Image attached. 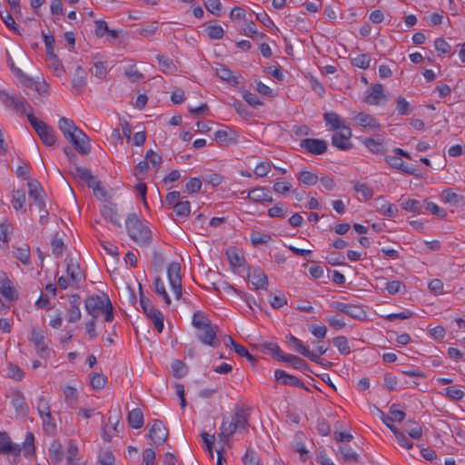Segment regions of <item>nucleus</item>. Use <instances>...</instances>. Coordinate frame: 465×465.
<instances>
[{"label": "nucleus", "instance_id": "f257e3e1", "mask_svg": "<svg viewBox=\"0 0 465 465\" xmlns=\"http://www.w3.org/2000/svg\"><path fill=\"white\" fill-rule=\"evenodd\" d=\"M60 132L65 140L71 143L74 149L81 155H87L91 152L89 137L78 128L73 120L60 117Z\"/></svg>", "mask_w": 465, "mask_h": 465}, {"label": "nucleus", "instance_id": "f03ea898", "mask_svg": "<svg viewBox=\"0 0 465 465\" xmlns=\"http://www.w3.org/2000/svg\"><path fill=\"white\" fill-rule=\"evenodd\" d=\"M64 263L66 269L64 274L60 276V292L68 290L75 292L85 280V274L81 270L76 256L67 255Z\"/></svg>", "mask_w": 465, "mask_h": 465}, {"label": "nucleus", "instance_id": "7ed1b4c3", "mask_svg": "<svg viewBox=\"0 0 465 465\" xmlns=\"http://www.w3.org/2000/svg\"><path fill=\"white\" fill-rule=\"evenodd\" d=\"M247 425V419L242 409H236L229 418L223 416L218 434L219 443L223 446L229 441L231 436L238 430L244 429Z\"/></svg>", "mask_w": 465, "mask_h": 465}, {"label": "nucleus", "instance_id": "20e7f679", "mask_svg": "<svg viewBox=\"0 0 465 465\" xmlns=\"http://www.w3.org/2000/svg\"><path fill=\"white\" fill-rule=\"evenodd\" d=\"M85 310L95 319L104 314L105 322L114 320L113 305L109 297L103 293L102 295H92L85 300Z\"/></svg>", "mask_w": 465, "mask_h": 465}, {"label": "nucleus", "instance_id": "39448f33", "mask_svg": "<svg viewBox=\"0 0 465 465\" xmlns=\"http://www.w3.org/2000/svg\"><path fill=\"white\" fill-rule=\"evenodd\" d=\"M126 229L132 240L140 246H147L152 241V232L134 213L128 215Z\"/></svg>", "mask_w": 465, "mask_h": 465}, {"label": "nucleus", "instance_id": "423d86ee", "mask_svg": "<svg viewBox=\"0 0 465 465\" xmlns=\"http://www.w3.org/2000/svg\"><path fill=\"white\" fill-rule=\"evenodd\" d=\"M0 101L6 108L17 114L26 115L32 114L33 108L26 100L19 98L15 94L7 90H0Z\"/></svg>", "mask_w": 465, "mask_h": 465}, {"label": "nucleus", "instance_id": "0eeeda50", "mask_svg": "<svg viewBox=\"0 0 465 465\" xmlns=\"http://www.w3.org/2000/svg\"><path fill=\"white\" fill-rule=\"evenodd\" d=\"M27 119L45 145L52 146L55 143L54 132L49 125L38 120L33 114H27Z\"/></svg>", "mask_w": 465, "mask_h": 465}, {"label": "nucleus", "instance_id": "6e6552de", "mask_svg": "<svg viewBox=\"0 0 465 465\" xmlns=\"http://www.w3.org/2000/svg\"><path fill=\"white\" fill-rule=\"evenodd\" d=\"M60 299H66L68 306L64 304V318L68 322H75L81 318L80 305L82 303L80 296L76 292L61 294Z\"/></svg>", "mask_w": 465, "mask_h": 465}, {"label": "nucleus", "instance_id": "1a4fd4ad", "mask_svg": "<svg viewBox=\"0 0 465 465\" xmlns=\"http://www.w3.org/2000/svg\"><path fill=\"white\" fill-rule=\"evenodd\" d=\"M390 99V94L386 92L381 84H371L366 91L363 101L370 105H380Z\"/></svg>", "mask_w": 465, "mask_h": 465}, {"label": "nucleus", "instance_id": "9d476101", "mask_svg": "<svg viewBox=\"0 0 465 465\" xmlns=\"http://www.w3.org/2000/svg\"><path fill=\"white\" fill-rule=\"evenodd\" d=\"M31 341L34 343L35 347L36 353L41 358L49 357L50 350H49V339L47 338L45 331L37 329L35 327L32 328L31 331Z\"/></svg>", "mask_w": 465, "mask_h": 465}, {"label": "nucleus", "instance_id": "9b49d317", "mask_svg": "<svg viewBox=\"0 0 465 465\" xmlns=\"http://www.w3.org/2000/svg\"><path fill=\"white\" fill-rule=\"evenodd\" d=\"M140 303L143 312L153 320L158 332H162L163 329V316L159 310L153 307L151 301L143 295L142 291H140Z\"/></svg>", "mask_w": 465, "mask_h": 465}, {"label": "nucleus", "instance_id": "f8f14e48", "mask_svg": "<svg viewBox=\"0 0 465 465\" xmlns=\"http://www.w3.org/2000/svg\"><path fill=\"white\" fill-rule=\"evenodd\" d=\"M167 276L175 298L180 299L182 297V277L181 265L179 262H173L169 264L167 268Z\"/></svg>", "mask_w": 465, "mask_h": 465}, {"label": "nucleus", "instance_id": "ddd939ff", "mask_svg": "<svg viewBox=\"0 0 465 465\" xmlns=\"http://www.w3.org/2000/svg\"><path fill=\"white\" fill-rule=\"evenodd\" d=\"M351 130L348 126H342L340 131L336 132L331 137V143L340 150L347 151L352 147L351 137Z\"/></svg>", "mask_w": 465, "mask_h": 465}, {"label": "nucleus", "instance_id": "4468645a", "mask_svg": "<svg viewBox=\"0 0 465 465\" xmlns=\"http://www.w3.org/2000/svg\"><path fill=\"white\" fill-rule=\"evenodd\" d=\"M332 307L336 310L347 314L348 316L359 320L364 321L367 319V313L363 308L357 304H347L343 302H332Z\"/></svg>", "mask_w": 465, "mask_h": 465}, {"label": "nucleus", "instance_id": "2eb2a0df", "mask_svg": "<svg viewBox=\"0 0 465 465\" xmlns=\"http://www.w3.org/2000/svg\"><path fill=\"white\" fill-rule=\"evenodd\" d=\"M169 431L162 420H154L148 437L155 445H163L168 439Z\"/></svg>", "mask_w": 465, "mask_h": 465}, {"label": "nucleus", "instance_id": "dca6fc26", "mask_svg": "<svg viewBox=\"0 0 465 465\" xmlns=\"http://www.w3.org/2000/svg\"><path fill=\"white\" fill-rule=\"evenodd\" d=\"M42 36L46 50V63L51 68L54 69V72L55 73L58 71V61L56 58V54H54V36L46 34L45 31L42 32Z\"/></svg>", "mask_w": 465, "mask_h": 465}, {"label": "nucleus", "instance_id": "f3484780", "mask_svg": "<svg viewBox=\"0 0 465 465\" xmlns=\"http://www.w3.org/2000/svg\"><path fill=\"white\" fill-rule=\"evenodd\" d=\"M87 86V72L78 65L72 77V90L74 94H82Z\"/></svg>", "mask_w": 465, "mask_h": 465}, {"label": "nucleus", "instance_id": "a211bd4d", "mask_svg": "<svg viewBox=\"0 0 465 465\" xmlns=\"http://www.w3.org/2000/svg\"><path fill=\"white\" fill-rule=\"evenodd\" d=\"M20 453V446L14 444L5 431H0V454H11L14 456V461H16Z\"/></svg>", "mask_w": 465, "mask_h": 465}, {"label": "nucleus", "instance_id": "6ab92c4d", "mask_svg": "<svg viewBox=\"0 0 465 465\" xmlns=\"http://www.w3.org/2000/svg\"><path fill=\"white\" fill-rule=\"evenodd\" d=\"M219 328L217 325H209L202 330H199L197 337L201 342L205 345H209L212 347H217L220 342L216 338V333Z\"/></svg>", "mask_w": 465, "mask_h": 465}, {"label": "nucleus", "instance_id": "aec40b11", "mask_svg": "<svg viewBox=\"0 0 465 465\" xmlns=\"http://www.w3.org/2000/svg\"><path fill=\"white\" fill-rule=\"evenodd\" d=\"M27 186L29 197L34 200V203L30 204V209L35 205L41 212L45 208V202L42 198L43 190L40 183L36 180H30L27 183Z\"/></svg>", "mask_w": 465, "mask_h": 465}, {"label": "nucleus", "instance_id": "412c9836", "mask_svg": "<svg viewBox=\"0 0 465 465\" xmlns=\"http://www.w3.org/2000/svg\"><path fill=\"white\" fill-rule=\"evenodd\" d=\"M300 145L308 153L315 155L322 154L327 151V143L324 140L306 138L301 142Z\"/></svg>", "mask_w": 465, "mask_h": 465}, {"label": "nucleus", "instance_id": "4be33fe9", "mask_svg": "<svg viewBox=\"0 0 465 465\" xmlns=\"http://www.w3.org/2000/svg\"><path fill=\"white\" fill-rule=\"evenodd\" d=\"M0 293L8 301H15L18 297V293L15 289L12 281L5 272H0Z\"/></svg>", "mask_w": 465, "mask_h": 465}, {"label": "nucleus", "instance_id": "5701e85b", "mask_svg": "<svg viewBox=\"0 0 465 465\" xmlns=\"http://www.w3.org/2000/svg\"><path fill=\"white\" fill-rule=\"evenodd\" d=\"M353 120L356 124L371 131H378L381 129V124L371 114L360 112L358 113Z\"/></svg>", "mask_w": 465, "mask_h": 465}, {"label": "nucleus", "instance_id": "b1692460", "mask_svg": "<svg viewBox=\"0 0 465 465\" xmlns=\"http://www.w3.org/2000/svg\"><path fill=\"white\" fill-rule=\"evenodd\" d=\"M13 68L14 73L16 77L21 80V82L28 88L35 90L40 94H44L47 92L46 86L45 84H41L39 82L34 81L33 79L27 77L24 74L23 71L19 68Z\"/></svg>", "mask_w": 465, "mask_h": 465}, {"label": "nucleus", "instance_id": "393cba45", "mask_svg": "<svg viewBox=\"0 0 465 465\" xmlns=\"http://www.w3.org/2000/svg\"><path fill=\"white\" fill-rule=\"evenodd\" d=\"M247 198L252 202L262 203L273 201L270 190L266 187H256L248 192Z\"/></svg>", "mask_w": 465, "mask_h": 465}, {"label": "nucleus", "instance_id": "a878e982", "mask_svg": "<svg viewBox=\"0 0 465 465\" xmlns=\"http://www.w3.org/2000/svg\"><path fill=\"white\" fill-rule=\"evenodd\" d=\"M375 203L377 211L384 216L394 217L398 213V209L382 196L376 198Z\"/></svg>", "mask_w": 465, "mask_h": 465}, {"label": "nucleus", "instance_id": "bb28decb", "mask_svg": "<svg viewBox=\"0 0 465 465\" xmlns=\"http://www.w3.org/2000/svg\"><path fill=\"white\" fill-rule=\"evenodd\" d=\"M12 405L15 410L16 415L26 417L29 413V407L25 401V398L20 391H16L12 400Z\"/></svg>", "mask_w": 465, "mask_h": 465}, {"label": "nucleus", "instance_id": "cd10ccee", "mask_svg": "<svg viewBox=\"0 0 465 465\" xmlns=\"http://www.w3.org/2000/svg\"><path fill=\"white\" fill-rule=\"evenodd\" d=\"M274 377L277 381H282L285 385H290L293 387H301L304 388V383L298 379L297 377L286 373L282 370H276L274 372Z\"/></svg>", "mask_w": 465, "mask_h": 465}, {"label": "nucleus", "instance_id": "c85d7f7f", "mask_svg": "<svg viewBox=\"0 0 465 465\" xmlns=\"http://www.w3.org/2000/svg\"><path fill=\"white\" fill-rule=\"evenodd\" d=\"M251 278L252 285L255 289H267L268 278L267 275L259 268H254L252 272L248 275Z\"/></svg>", "mask_w": 465, "mask_h": 465}, {"label": "nucleus", "instance_id": "c756f323", "mask_svg": "<svg viewBox=\"0 0 465 465\" xmlns=\"http://www.w3.org/2000/svg\"><path fill=\"white\" fill-rule=\"evenodd\" d=\"M225 254L230 262V265L232 268L241 267L245 262L244 257L242 256L241 251L238 250L236 247H229L226 250Z\"/></svg>", "mask_w": 465, "mask_h": 465}, {"label": "nucleus", "instance_id": "7c9ffc66", "mask_svg": "<svg viewBox=\"0 0 465 465\" xmlns=\"http://www.w3.org/2000/svg\"><path fill=\"white\" fill-rule=\"evenodd\" d=\"M215 141L223 145L236 143L237 137L232 130H218L214 133Z\"/></svg>", "mask_w": 465, "mask_h": 465}, {"label": "nucleus", "instance_id": "2f4dec72", "mask_svg": "<svg viewBox=\"0 0 465 465\" xmlns=\"http://www.w3.org/2000/svg\"><path fill=\"white\" fill-rule=\"evenodd\" d=\"M25 201H26V197H25V190H23V189L14 190L12 205L15 211L25 213L26 212Z\"/></svg>", "mask_w": 465, "mask_h": 465}, {"label": "nucleus", "instance_id": "473e14b6", "mask_svg": "<svg viewBox=\"0 0 465 465\" xmlns=\"http://www.w3.org/2000/svg\"><path fill=\"white\" fill-rule=\"evenodd\" d=\"M216 74L223 81H226L232 84H240V80L242 79V76L234 75L233 73L224 65H220L216 68Z\"/></svg>", "mask_w": 465, "mask_h": 465}, {"label": "nucleus", "instance_id": "72a5a7b5", "mask_svg": "<svg viewBox=\"0 0 465 465\" xmlns=\"http://www.w3.org/2000/svg\"><path fill=\"white\" fill-rule=\"evenodd\" d=\"M65 404L72 409H74L79 401V393L77 389L72 386H66L63 390Z\"/></svg>", "mask_w": 465, "mask_h": 465}, {"label": "nucleus", "instance_id": "f704fd0d", "mask_svg": "<svg viewBox=\"0 0 465 465\" xmlns=\"http://www.w3.org/2000/svg\"><path fill=\"white\" fill-rule=\"evenodd\" d=\"M156 59L163 74H174L177 72V66L171 58L158 54Z\"/></svg>", "mask_w": 465, "mask_h": 465}, {"label": "nucleus", "instance_id": "c9c22d12", "mask_svg": "<svg viewBox=\"0 0 465 465\" xmlns=\"http://www.w3.org/2000/svg\"><path fill=\"white\" fill-rule=\"evenodd\" d=\"M128 422L134 429H140L143 425V414L140 409H134L128 413Z\"/></svg>", "mask_w": 465, "mask_h": 465}, {"label": "nucleus", "instance_id": "e433bc0d", "mask_svg": "<svg viewBox=\"0 0 465 465\" xmlns=\"http://www.w3.org/2000/svg\"><path fill=\"white\" fill-rule=\"evenodd\" d=\"M12 226L10 223H0V248L4 251L8 249L9 234L12 232Z\"/></svg>", "mask_w": 465, "mask_h": 465}, {"label": "nucleus", "instance_id": "4c0bfd02", "mask_svg": "<svg viewBox=\"0 0 465 465\" xmlns=\"http://www.w3.org/2000/svg\"><path fill=\"white\" fill-rule=\"evenodd\" d=\"M363 144L373 153L381 154L385 152L383 139L375 140L372 138H366L363 141Z\"/></svg>", "mask_w": 465, "mask_h": 465}, {"label": "nucleus", "instance_id": "58836bf2", "mask_svg": "<svg viewBox=\"0 0 465 465\" xmlns=\"http://www.w3.org/2000/svg\"><path fill=\"white\" fill-rule=\"evenodd\" d=\"M64 460L73 459H81L79 455V448L74 440H69L65 450L64 452Z\"/></svg>", "mask_w": 465, "mask_h": 465}, {"label": "nucleus", "instance_id": "ea45409f", "mask_svg": "<svg viewBox=\"0 0 465 465\" xmlns=\"http://www.w3.org/2000/svg\"><path fill=\"white\" fill-rule=\"evenodd\" d=\"M14 255L23 264H30V248L28 244H24L21 247H15L14 251Z\"/></svg>", "mask_w": 465, "mask_h": 465}, {"label": "nucleus", "instance_id": "a19ab883", "mask_svg": "<svg viewBox=\"0 0 465 465\" xmlns=\"http://www.w3.org/2000/svg\"><path fill=\"white\" fill-rule=\"evenodd\" d=\"M20 449L25 457H31L35 453V437L32 432H28L26 434L25 441L23 442V445L20 447Z\"/></svg>", "mask_w": 465, "mask_h": 465}, {"label": "nucleus", "instance_id": "79ce46f5", "mask_svg": "<svg viewBox=\"0 0 465 465\" xmlns=\"http://www.w3.org/2000/svg\"><path fill=\"white\" fill-rule=\"evenodd\" d=\"M103 216L111 222L112 223L121 226L120 221H119V215L116 212V209L114 205H104V209L102 211Z\"/></svg>", "mask_w": 465, "mask_h": 465}, {"label": "nucleus", "instance_id": "37998d69", "mask_svg": "<svg viewBox=\"0 0 465 465\" xmlns=\"http://www.w3.org/2000/svg\"><path fill=\"white\" fill-rule=\"evenodd\" d=\"M295 350L301 353L302 355L307 357L311 361L314 362H318V355L314 352V351H310L301 340L298 339L297 342L293 344Z\"/></svg>", "mask_w": 465, "mask_h": 465}, {"label": "nucleus", "instance_id": "c03bdc74", "mask_svg": "<svg viewBox=\"0 0 465 465\" xmlns=\"http://www.w3.org/2000/svg\"><path fill=\"white\" fill-rule=\"evenodd\" d=\"M211 321L205 316V314L202 312H196L193 317V325L197 330H202L209 325H211Z\"/></svg>", "mask_w": 465, "mask_h": 465}, {"label": "nucleus", "instance_id": "a18cd8bd", "mask_svg": "<svg viewBox=\"0 0 465 465\" xmlns=\"http://www.w3.org/2000/svg\"><path fill=\"white\" fill-rule=\"evenodd\" d=\"M406 431L411 439L418 440L422 436V428L413 420H408L405 424Z\"/></svg>", "mask_w": 465, "mask_h": 465}, {"label": "nucleus", "instance_id": "49530a36", "mask_svg": "<svg viewBox=\"0 0 465 465\" xmlns=\"http://www.w3.org/2000/svg\"><path fill=\"white\" fill-rule=\"evenodd\" d=\"M391 430L401 447L407 450H411L412 448L413 444L408 440L403 431L400 430L397 427H391Z\"/></svg>", "mask_w": 465, "mask_h": 465}, {"label": "nucleus", "instance_id": "de8ad7c7", "mask_svg": "<svg viewBox=\"0 0 465 465\" xmlns=\"http://www.w3.org/2000/svg\"><path fill=\"white\" fill-rule=\"evenodd\" d=\"M323 117L326 124L330 125L332 130H340L344 126L341 124L340 117L336 113H325Z\"/></svg>", "mask_w": 465, "mask_h": 465}, {"label": "nucleus", "instance_id": "09e8293b", "mask_svg": "<svg viewBox=\"0 0 465 465\" xmlns=\"http://www.w3.org/2000/svg\"><path fill=\"white\" fill-rule=\"evenodd\" d=\"M353 189L361 193L364 200H370L373 196L372 190L366 184L360 182H352Z\"/></svg>", "mask_w": 465, "mask_h": 465}, {"label": "nucleus", "instance_id": "8fccbe9b", "mask_svg": "<svg viewBox=\"0 0 465 465\" xmlns=\"http://www.w3.org/2000/svg\"><path fill=\"white\" fill-rule=\"evenodd\" d=\"M339 452L346 462L359 461V455L351 447H341Z\"/></svg>", "mask_w": 465, "mask_h": 465}, {"label": "nucleus", "instance_id": "3c124183", "mask_svg": "<svg viewBox=\"0 0 465 465\" xmlns=\"http://www.w3.org/2000/svg\"><path fill=\"white\" fill-rule=\"evenodd\" d=\"M281 361L289 362L295 369H299V370L305 369V367L307 366V363L302 358L295 356V355L281 356Z\"/></svg>", "mask_w": 465, "mask_h": 465}, {"label": "nucleus", "instance_id": "603ef678", "mask_svg": "<svg viewBox=\"0 0 465 465\" xmlns=\"http://www.w3.org/2000/svg\"><path fill=\"white\" fill-rule=\"evenodd\" d=\"M49 401L50 399L48 397H45L44 395L39 397L37 402V410L41 417L51 415Z\"/></svg>", "mask_w": 465, "mask_h": 465}, {"label": "nucleus", "instance_id": "864d4df0", "mask_svg": "<svg viewBox=\"0 0 465 465\" xmlns=\"http://www.w3.org/2000/svg\"><path fill=\"white\" fill-rule=\"evenodd\" d=\"M106 377L101 373H92L90 384L94 390H102L106 384Z\"/></svg>", "mask_w": 465, "mask_h": 465}, {"label": "nucleus", "instance_id": "5fc2aeb1", "mask_svg": "<svg viewBox=\"0 0 465 465\" xmlns=\"http://www.w3.org/2000/svg\"><path fill=\"white\" fill-rule=\"evenodd\" d=\"M173 375L176 378H181L187 373L186 364L179 360H175L172 363Z\"/></svg>", "mask_w": 465, "mask_h": 465}, {"label": "nucleus", "instance_id": "6e6d98bb", "mask_svg": "<svg viewBox=\"0 0 465 465\" xmlns=\"http://www.w3.org/2000/svg\"><path fill=\"white\" fill-rule=\"evenodd\" d=\"M333 344L341 354H349L351 352L348 341L344 336H338L334 338Z\"/></svg>", "mask_w": 465, "mask_h": 465}, {"label": "nucleus", "instance_id": "4d7b16f0", "mask_svg": "<svg viewBox=\"0 0 465 465\" xmlns=\"http://www.w3.org/2000/svg\"><path fill=\"white\" fill-rule=\"evenodd\" d=\"M43 420V428L45 433L54 435L56 430V424L52 415L41 417Z\"/></svg>", "mask_w": 465, "mask_h": 465}, {"label": "nucleus", "instance_id": "13d9d810", "mask_svg": "<svg viewBox=\"0 0 465 465\" xmlns=\"http://www.w3.org/2000/svg\"><path fill=\"white\" fill-rule=\"evenodd\" d=\"M402 209L408 212L420 213L421 212V204L418 200L408 199L401 203Z\"/></svg>", "mask_w": 465, "mask_h": 465}, {"label": "nucleus", "instance_id": "bf43d9fd", "mask_svg": "<svg viewBox=\"0 0 465 465\" xmlns=\"http://www.w3.org/2000/svg\"><path fill=\"white\" fill-rule=\"evenodd\" d=\"M405 418V412L399 410L397 405L393 404L390 408L389 415L387 416V420L391 421H402Z\"/></svg>", "mask_w": 465, "mask_h": 465}, {"label": "nucleus", "instance_id": "052dcab7", "mask_svg": "<svg viewBox=\"0 0 465 465\" xmlns=\"http://www.w3.org/2000/svg\"><path fill=\"white\" fill-rule=\"evenodd\" d=\"M354 66L361 69H367L370 66L371 58L367 54H361L351 59Z\"/></svg>", "mask_w": 465, "mask_h": 465}, {"label": "nucleus", "instance_id": "680f3d73", "mask_svg": "<svg viewBox=\"0 0 465 465\" xmlns=\"http://www.w3.org/2000/svg\"><path fill=\"white\" fill-rule=\"evenodd\" d=\"M299 181L306 185H313L318 182V176L312 172L302 171L300 173Z\"/></svg>", "mask_w": 465, "mask_h": 465}, {"label": "nucleus", "instance_id": "e2e57ef3", "mask_svg": "<svg viewBox=\"0 0 465 465\" xmlns=\"http://www.w3.org/2000/svg\"><path fill=\"white\" fill-rule=\"evenodd\" d=\"M173 211L176 215L186 217L190 214V203L188 201L176 203L173 206Z\"/></svg>", "mask_w": 465, "mask_h": 465}, {"label": "nucleus", "instance_id": "0e129e2a", "mask_svg": "<svg viewBox=\"0 0 465 465\" xmlns=\"http://www.w3.org/2000/svg\"><path fill=\"white\" fill-rule=\"evenodd\" d=\"M396 109L401 115H407L411 113V105L409 102L402 96L396 99Z\"/></svg>", "mask_w": 465, "mask_h": 465}, {"label": "nucleus", "instance_id": "69168bd1", "mask_svg": "<svg viewBox=\"0 0 465 465\" xmlns=\"http://www.w3.org/2000/svg\"><path fill=\"white\" fill-rule=\"evenodd\" d=\"M242 461L244 465H260V458L258 457L257 453L252 449H248L246 450V453L242 458Z\"/></svg>", "mask_w": 465, "mask_h": 465}, {"label": "nucleus", "instance_id": "338daca9", "mask_svg": "<svg viewBox=\"0 0 465 465\" xmlns=\"http://www.w3.org/2000/svg\"><path fill=\"white\" fill-rule=\"evenodd\" d=\"M205 8L214 15L219 16L222 11V4L220 0H205Z\"/></svg>", "mask_w": 465, "mask_h": 465}, {"label": "nucleus", "instance_id": "774afa93", "mask_svg": "<svg viewBox=\"0 0 465 465\" xmlns=\"http://www.w3.org/2000/svg\"><path fill=\"white\" fill-rule=\"evenodd\" d=\"M269 302L273 309L278 310L287 304V298L284 294L280 293L271 297Z\"/></svg>", "mask_w": 465, "mask_h": 465}]
</instances>
